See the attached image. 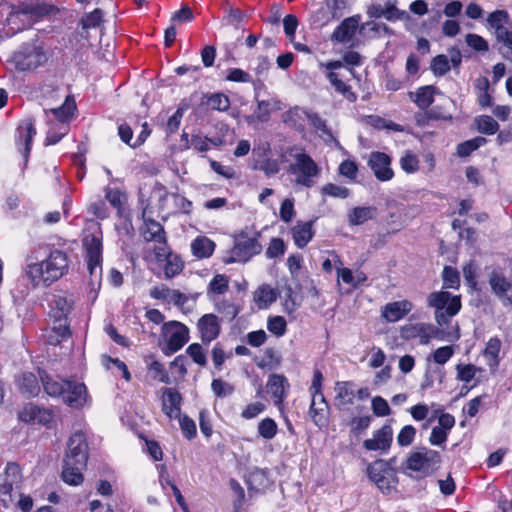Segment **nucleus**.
I'll use <instances>...</instances> for the list:
<instances>
[{
    "instance_id": "obj_1",
    "label": "nucleus",
    "mask_w": 512,
    "mask_h": 512,
    "mask_svg": "<svg viewBox=\"0 0 512 512\" xmlns=\"http://www.w3.org/2000/svg\"><path fill=\"white\" fill-rule=\"evenodd\" d=\"M68 254L47 245H39L27 255L26 276L34 286H50L69 270Z\"/></svg>"
},
{
    "instance_id": "obj_2",
    "label": "nucleus",
    "mask_w": 512,
    "mask_h": 512,
    "mask_svg": "<svg viewBox=\"0 0 512 512\" xmlns=\"http://www.w3.org/2000/svg\"><path fill=\"white\" fill-rule=\"evenodd\" d=\"M88 460V444L82 432L72 434L67 443L63 459L62 480L69 485H79L83 482L82 471Z\"/></svg>"
},
{
    "instance_id": "obj_3",
    "label": "nucleus",
    "mask_w": 512,
    "mask_h": 512,
    "mask_svg": "<svg viewBox=\"0 0 512 512\" xmlns=\"http://www.w3.org/2000/svg\"><path fill=\"white\" fill-rule=\"evenodd\" d=\"M289 155L293 160L289 165L288 172L294 176V183L306 188L312 187L316 182L315 179L320 175V167L302 149L291 148Z\"/></svg>"
},
{
    "instance_id": "obj_4",
    "label": "nucleus",
    "mask_w": 512,
    "mask_h": 512,
    "mask_svg": "<svg viewBox=\"0 0 512 512\" xmlns=\"http://www.w3.org/2000/svg\"><path fill=\"white\" fill-rule=\"evenodd\" d=\"M427 305L435 310L437 324L444 326L460 311L461 298L446 291H436L428 295Z\"/></svg>"
},
{
    "instance_id": "obj_5",
    "label": "nucleus",
    "mask_w": 512,
    "mask_h": 512,
    "mask_svg": "<svg viewBox=\"0 0 512 512\" xmlns=\"http://www.w3.org/2000/svg\"><path fill=\"white\" fill-rule=\"evenodd\" d=\"M87 266L90 274V285L93 289L100 286L102 276V236L88 234L83 238Z\"/></svg>"
},
{
    "instance_id": "obj_6",
    "label": "nucleus",
    "mask_w": 512,
    "mask_h": 512,
    "mask_svg": "<svg viewBox=\"0 0 512 512\" xmlns=\"http://www.w3.org/2000/svg\"><path fill=\"white\" fill-rule=\"evenodd\" d=\"M21 484L20 466L14 462L8 463L4 473L0 475V501L5 507L14 504L17 497L21 496Z\"/></svg>"
},
{
    "instance_id": "obj_7",
    "label": "nucleus",
    "mask_w": 512,
    "mask_h": 512,
    "mask_svg": "<svg viewBox=\"0 0 512 512\" xmlns=\"http://www.w3.org/2000/svg\"><path fill=\"white\" fill-rule=\"evenodd\" d=\"M15 66L20 71H31L45 64L48 53L38 41L24 44L14 53Z\"/></svg>"
},
{
    "instance_id": "obj_8",
    "label": "nucleus",
    "mask_w": 512,
    "mask_h": 512,
    "mask_svg": "<svg viewBox=\"0 0 512 512\" xmlns=\"http://www.w3.org/2000/svg\"><path fill=\"white\" fill-rule=\"evenodd\" d=\"M49 316L52 320V330L58 337L70 335L68 315L72 310V300L67 296L54 295L50 302Z\"/></svg>"
},
{
    "instance_id": "obj_9",
    "label": "nucleus",
    "mask_w": 512,
    "mask_h": 512,
    "mask_svg": "<svg viewBox=\"0 0 512 512\" xmlns=\"http://www.w3.org/2000/svg\"><path fill=\"white\" fill-rule=\"evenodd\" d=\"M441 456L439 452L422 447L410 453L406 461V467L415 472L421 473L423 477L431 475L439 468Z\"/></svg>"
},
{
    "instance_id": "obj_10",
    "label": "nucleus",
    "mask_w": 512,
    "mask_h": 512,
    "mask_svg": "<svg viewBox=\"0 0 512 512\" xmlns=\"http://www.w3.org/2000/svg\"><path fill=\"white\" fill-rule=\"evenodd\" d=\"M162 336L166 347L164 353L171 355L180 350L189 340V329L178 321H170L162 326Z\"/></svg>"
},
{
    "instance_id": "obj_11",
    "label": "nucleus",
    "mask_w": 512,
    "mask_h": 512,
    "mask_svg": "<svg viewBox=\"0 0 512 512\" xmlns=\"http://www.w3.org/2000/svg\"><path fill=\"white\" fill-rule=\"evenodd\" d=\"M391 461L378 459L367 467L369 479L383 492H389L396 484L395 471L391 466Z\"/></svg>"
},
{
    "instance_id": "obj_12",
    "label": "nucleus",
    "mask_w": 512,
    "mask_h": 512,
    "mask_svg": "<svg viewBox=\"0 0 512 512\" xmlns=\"http://www.w3.org/2000/svg\"><path fill=\"white\" fill-rule=\"evenodd\" d=\"M261 249L256 237L242 234L231 250L229 262H247L252 256L259 254Z\"/></svg>"
},
{
    "instance_id": "obj_13",
    "label": "nucleus",
    "mask_w": 512,
    "mask_h": 512,
    "mask_svg": "<svg viewBox=\"0 0 512 512\" xmlns=\"http://www.w3.org/2000/svg\"><path fill=\"white\" fill-rule=\"evenodd\" d=\"M489 285L492 292L502 301L504 306L512 305V282L501 269L495 268L491 271Z\"/></svg>"
},
{
    "instance_id": "obj_14",
    "label": "nucleus",
    "mask_w": 512,
    "mask_h": 512,
    "mask_svg": "<svg viewBox=\"0 0 512 512\" xmlns=\"http://www.w3.org/2000/svg\"><path fill=\"white\" fill-rule=\"evenodd\" d=\"M321 67L328 70L326 75L327 79L338 93L342 94L350 102H355L357 100V95L352 91L351 86L342 81L340 74L336 72L337 69L343 67L342 61H329L327 63H322Z\"/></svg>"
},
{
    "instance_id": "obj_15",
    "label": "nucleus",
    "mask_w": 512,
    "mask_h": 512,
    "mask_svg": "<svg viewBox=\"0 0 512 512\" xmlns=\"http://www.w3.org/2000/svg\"><path fill=\"white\" fill-rule=\"evenodd\" d=\"M368 166L379 181H389L394 177V172L391 168V158L386 153L379 151L371 152Z\"/></svg>"
},
{
    "instance_id": "obj_16",
    "label": "nucleus",
    "mask_w": 512,
    "mask_h": 512,
    "mask_svg": "<svg viewBox=\"0 0 512 512\" xmlns=\"http://www.w3.org/2000/svg\"><path fill=\"white\" fill-rule=\"evenodd\" d=\"M393 429L390 424L383 425L373 432L372 438L363 442V447L368 451H380L387 453L392 445Z\"/></svg>"
},
{
    "instance_id": "obj_17",
    "label": "nucleus",
    "mask_w": 512,
    "mask_h": 512,
    "mask_svg": "<svg viewBox=\"0 0 512 512\" xmlns=\"http://www.w3.org/2000/svg\"><path fill=\"white\" fill-rule=\"evenodd\" d=\"M438 332V328L432 324L416 323L403 326L401 336L406 340L418 339L420 344L426 345Z\"/></svg>"
},
{
    "instance_id": "obj_18",
    "label": "nucleus",
    "mask_w": 512,
    "mask_h": 512,
    "mask_svg": "<svg viewBox=\"0 0 512 512\" xmlns=\"http://www.w3.org/2000/svg\"><path fill=\"white\" fill-rule=\"evenodd\" d=\"M62 399L72 408L79 409L83 407L88 400V393L85 384L75 380H68Z\"/></svg>"
},
{
    "instance_id": "obj_19",
    "label": "nucleus",
    "mask_w": 512,
    "mask_h": 512,
    "mask_svg": "<svg viewBox=\"0 0 512 512\" xmlns=\"http://www.w3.org/2000/svg\"><path fill=\"white\" fill-rule=\"evenodd\" d=\"M16 144L19 151L22 152L25 160H27L33 137L36 135L34 121L31 118L24 119L16 130Z\"/></svg>"
},
{
    "instance_id": "obj_20",
    "label": "nucleus",
    "mask_w": 512,
    "mask_h": 512,
    "mask_svg": "<svg viewBox=\"0 0 512 512\" xmlns=\"http://www.w3.org/2000/svg\"><path fill=\"white\" fill-rule=\"evenodd\" d=\"M266 387L268 393H270L273 398L274 405L280 408L290 388L288 379L282 374H271Z\"/></svg>"
},
{
    "instance_id": "obj_21",
    "label": "nucleus",
    "mask_w": 512,
    "mask_h": 512,
    "mask_svg": "<svg viewBox=\"0 0 512 512\" xmlns=\"http://www.w3.org/2000/svg\"><path fill=\"white\" fill-rule=\"evenodd\" d=\"M197 327L203 343H210L220 334V324L218 317L214 314L203 315L198 320Z\"/></svg>"
},
{
    "instance_id": "obj_22",
    "label": "nucleus",
    "mask_w": 512,
    "mask_h": 512,
    "mask_svg": "<svg viewBox=\"0 0 512 512\" xmlns=\"http://www.w3.org/2000/svg\"><path fill=\"white\" fill-rule=\"evenodd\" d=\"M182 396L174 388H163L162 390V411L169 419L177 418L180 415Z\"/></svg>"
},
{
    "instance_id": "obj_23",
    "label": "nucleus",
    "mask_w": 512,
    "mask_h": 512,
    "mask_svg": "<svg viewBox=\"0 0 512 512\" xmlns=\"http://www.w3.org/2000/svg\"><path fill=\"white\" fill-rule=\"evenodd\" d=\"M19 418L24 422L46 425L52 421L53 415L50 410L40 408L39 406L30 403L24 406L19 412Z\"/></svg>"
},
{
    "instance_id": "obj_24",
    "label": "nucleus",
    "mask_w": 512,
    "mask_h": 512,
    "mask_svg": "<svg viewBox=\"0 0 512 512\" xmlns=\"http://www.w3.org/2000/svg\"><path fill=\"white\" fill-rule=\"evenodd\" d=\"M413 308L408 300L395 301L386 304L382 309V317L387 322H396L404 318Z\"/></svg>"
},
{
    "instance_id": "obj_25",
    "label": "nucleus",
    "mask_w": 512,
    "mask_h": 512,
    "mask_svg": "<svg viewBox=\"0 0 512 512\" xmlns=\"http://www.w3.org/2000/svg\"><path fill=\"white\" fill-rule=\"evenodd\" d=\"M314 234L315 230L313 229V221H299L291 228V235L294 243L300 249L307 246L314 237Z\"/></svg>"
},
{
    "instance_id": "obj_26",
    "label": "nucleus",
    "mask_w": 512,
    "mask_h": 512,
    "mask_svg": "<svg viewBox=\"0 0 512 512\" xmlns=\"http://www.w3.org/2000/svg\"><path fill=\"white\" fill-rule=\"evenodd\" d=\"M328 404L324 395H312L309 415L318 427H322L327 421Z\"/></svg>"
},
{
    "instance_id": "obj_27",
    "label": "nucleus",
    "mask_w": 512,
    "mask_h": 512,
    "mask_svg": "<svg viewBox=\"0 0 512 512\" xmlns=\"http://www.w3.org/2000/svg\"><path fill=\"white\" fill-rule=\"evenodd\" d=\"M310 111H307L303 108L295 106L287 110L283 116V122L290 128H293L297 131L305 130V122L308 120V115Z\"/></svg>"
},
{
    "instance_id": "obj_28",
    "label": "nucleus",
    "mask_w": 512,
    "mask_h": 512,
    "mask_svg": "<svg viewBox=\"0 0 512 512\" xmlns=\"http://www.w3.org/2000/svg\"><path fill=\"white\" fill-rule=\"evenodd\" d=\"M376 216L377 208L374 206L354 207L347 215L348 222L352 226L363 225L367 221L375 219Z\"/></svg>"
},
{
    "instance_id": "obj_29",
    "label": "nucleus",
    "mask_w": 512,
    "mask_h": 512,
    "mask_svg": "<svg viewBox=\"0 0 512 512\" xmlns=\"http://www.w3.org/2000/svg\"><path fill=\"white\" fill-rule=\"evenodd\" d=\"M278 293L268 284L259 286L253 293V301L258 309H266L277 300Z\"/></svg>"
},
{
    "instance_id": "obj_30",
    "label": "nucleus",
    "mask_w": 512,
    "mask_h": 512,
    "mask_svg": "<svg viewBox=\"0 0 512 512\" xmlns=\"http://www.w3.org/2000/svg\"><path fill=\"white\" fill-rule=\"evenodd\" d=\"M354 383L351 381H338L335 384V403L338 407L353 404L354 399Z\"/></svg>"
},
{
    "instance_id": "obj_31",
    "label": "nucleus",
    "mask_w": 512,
    "mask_h": 512,
    "mask_svg": "<svg viewBox=\"0 0 512 512\" xmlns=\"http://www.w3.org/2000/svg\"><path fill=\"white\" fill-rule=\"evenodd\" d=\"M436 87L432 85L419 87L415 92H409L408 96L420 109H427L434 101Z\"/></svg>"
},
{
    "instance_id": "obj_32",
    "label": "nucleus",
    "mask_w": 512,
    "mask_h": 512,
    "mask_svg": "<svg viewBox=\"0 0 512 512\" xmlns=\"http://www.w3.org/2000/svg\"><path fill=\"white\" fill-rule=\"evenodd\" d=\"M41 381L44 391L52 397H62L68 382V380H56L47 374L41 375Z\"/></svg>"
},
{
    "instance_id": "obj_33",
    "label": "nucleus",
    "mask_w": 512,
    "mask_h": 512,
    "mask_svg": "<svg viewBox=\"0 0 512 512\" xmlns=\"http://www.w3.org/2000/svg\"><path fill=\"white\" fill-rule=\"evenodd\" d=\"M501 349V340L498 337L490 338L483 351L487 359L488 366L495 370L499 365V353Z\"/></svg>"
},
{
    "instance_id": "obj_34",
    "label": "nucleus",
    "mask_w": 512,
    "mask_h": 512,
    "mask_svg": "<svg viewBox=\"0 0 512 512\" xmlns=\"http://www.w3.org/2000/svg\"><path fill=\"white\" fill-rule=\"evenodd\" d=\"M141 233L147 242H154L166 236L162 225L153 219H144V227Z\"/></svg>"
},
{
    "instance_id": "obj_35",
    "label": "nucleus",
    "mask_w": 512,
    "mask_h": 512,
    "mask_svg": "<svg viewBox=\"0 0 512 512\" xmlns=\"http://www.w3.org/2000/svg\"><path fill=\"white\" fill-rule=\"evenodd\" d=\"M214 248V242L207 237H197L191 244L193 255L200 259L210 257Z\"/></svg>"
},
{
    "instance_id": "obj_36",
    "label": "nucleus",
    "mask_w": 512,
    "mask_h": 512,
    "mask_svg": "<svg viewBox=\"0 0 512 512\" xmlns=\"http://www.w3.org/2000/svg\"><path fill=\"white\" fill-rule=\"evenodd\" d=\"M76 109L75 101L72 97L67 96L65 102L58 108H53L49 111H45L46 114L51 112L54 117L61 123H65L70 120L73 111Z\"/></svg>"
},
{
    "instance_id": "obj_37",
    "label": "nucleus",
    "mask_w": 512,
    "mask_h": 512,
    "mask_svg": "<svg viewBox=\"0 0 512 512\" xmlns=\"http://www.w3.org/2000/svg\"><path fill=\"white\" fill-rule=\"evenodd\" d=\"M206 105L211 110L225 112L230 108V100L224 93H211L205 96Z\"/></svg>"
},
{
    "instance_id": "obj_38",
    "label": "nucleus",
    "mask_w": 512,
    "mask_h": 512,
    "mask_svg": "<svg viewBox=\"0 0 512 512\" xmlns=\"http://www.w3.org/2000/svg\"><path fill=\"white\" fill-rule=\"evenodd\" d=\"M509 22V15L505 10H496L487 17V28L494 29L497 32L506 29L505 25Z\"/></svg>"
},
{
    "instance_id": "obj_39",
    "label": "nucleus",
    "mask_w": 512,
    "mask_h": 512,
    "mask_svg": "<svg viewBox=\"0 0 512 512\" xmlns=\"http://www.w3.org/2000/svg\"><path fill=\"white\" fill-rule=\"evenodd\" d=\"M193 13L189 7H183L180 10L174 12L171 17V25L166 28L164 32H175L182 23L192 21Z\"/></svg>"
},
{
    "instance_id": "obj_40",
    "label": "nucleus",
    "mask_w": 512,
    "mask_h": 512,
    "mask_svg": "<svg viewBox=\"0 0 512 512\" xmlns=\"http://www.w3.org/2000/svg\"><path fill=\"white\" fill-rule=\"evenodd\" d=\"M20 390L28 397L36 396L39 392V385L36 376L32 373L23 374L20 383Z\"/></svg>"
},
{
    "instance_id": "obj_41",
    "label": "nucleus",
    "mask_w": 512,
    "mask_h": 512,
    "mask_svg": "<svg viewBox=\"0 0 512 512\" xmlns=\"http://www.w3.org/2000/svg\"><path fill=\"white\" fill-rule=\"evenodd\" d=\"M477 130L480 133L493 135L499 129V124L491 116L482 115L475 119Z\"/></svg>"
},
{
    "instance_id": "obj_42",
    "label": "nucleus",
    "mask_w": 512,
    "mask_h": 512,
    "mask_svg": "<svg viewBox=\"0 0 512 512\" xmlns=\"http://www.w3.org/2000/svg\"><path fill=\"white\" fill-rule=\"evenodd\" d=\"M487 142L484 137H475L471 140H467L463 143H460L457 147V153L461 157L469 156L473 151L478 149L479 147L485 145Z\"/></svg>"
},
{
    "instance_id": "obj_43",
    "label": "nucleus",
    "mask_w": 512,
    "mask_h": 512,
    "mask_svg": "<svg viewBox=\"0 0 512 512\" xmlns=\"http://www.w3.org/2000/svg\"><path fill=\"white\" fill-rule=\"evenodd\" d=\"M257 431L262 438L271 440L277 434L278 426L272 418L267 417L258 423Z\"/></svg>"
},
{
    "instance_id": "obj_44",
    "label": "nucleus",
    "mask_w": 512,
    "mask_h": 512,
    "mask_svg": "<svg viewBox=\"0 0 512 512\" xmlns=\"http://www.w3.org/2000/svg\"><path fill=\"white\" fill-rule=\"evenodd\" d=\"M267 329L276 337H281L287 331V322L283 316H270L267 320Z\"/></svg>"
},
{
    "instance_id": "obj_45",
    "label": "nucleus",
    "mask_w": 512,
    "mask_h": 512,
    "mask_svg": "<svg viewBox=\"0 0 512 512\" xmlns=\"http://www.w3.org/2000/svg\"><path fill=\"white\" fill-rule=\"evenodd\" d=\"M150 362H148V370L152 373L154 379L165 383L170 384V377L166 372L164 366L159 361L155 360L153 357H150Z\"/></svg>"
},
{
    "instance_id": "obj_46",
    "label": "nucleus",
    "mask_w": 512,
    "mask_h": 512,
    "mask_svg": "<svg viewBox=\"0 0 512 512\" xmlns=\"http://www.w3.org/2000/svg\"><path fill=\"white\" fill-rule=\"evenodd\" d=\"M308 121L313 126L316 132L321 133L322 136L332 138V132L327 126V121L323 119L318 113L311 112L308 115Z\"/></svg>"
},
{
    "instance_id": "obj_47",
    "label": "nucleus",
    "mask_w": 512,
    "mask_h": 512,
    "mask_svg": "<svg viewBox=\"0 0 512 512\" xmlns=\"http://www.w3.org/2000/svg\"><path fill=\"white\" fill-rule=\"evenodd\" d=\"M186 353L199 366H206L207 355L204 348L199 343L190 344L186 349Z\"/></svg>"
},
{
    "instance_id": "obj_48",
    "label": "nucleus",
    "mask_w": 512,
    "mask_h": 512,
    "mask_svg": "<svg viewBox=\"0 0 512 512\" xmlns=\"http://www.w3.org/2000/svg\"><path fill=\"white\" fill-rule=\"evenodd\" d=\"M229 281L225 275L217 274L209 283L208 294H224L229 288Z\"/></svg>"
},
{
    "instance_id": "obj_49",
    "label": "nucleus",
    "mask_w": 512,
    "mask_h": 512,
    "mask_svg": "<svg viewBox=\"0 0 512 512\" xmlns=\"http://www.w3.org/2000/svg\"><path fill=\"white\" fill-rule=\"evenodd\" d=\"M166 260L167 262L164 268L166 278H172L182 271L184 265L178 256L171 254L166 258Z\"/></svg>"
},
{
    "instance_id": "obj_50",
    "label": "nucleus",
    "mask_w": 512,
    "mask_h": 512,
    "mask_svg": "<svg viewBox=\"0 0 512 512\" xmlns=\"http://www.w3.org/2000/svg\"><path fill=\"white\" fill-rule=\"evenodd\" d=\"M444 288L457 289L460 285L459 273L456 269L445 266L442 272Z\"/></svg>"
},
{
    "instance_id": "obj_51",
    "label": "nucleus",
    "mask_w": 512,
    "mask_h": 512,
    "mask_svg": "<svg viewBox=\"0 0 512 512\" xmlns=\"http://www.w3.org/2000/svg\"><path fill=\"white\" fill-rule=\"evenodd\" d=\"M400 165L406 173L411 174L419 169V160L413 152L406 151L400 159Z\"/></svg>"
},
{
    "instance_id": "obj_52",
    "label": "nucleus",
    "mask_w": 512,
    "mask_h": 512,
    "mask_svg": "<svg viewBox=\"0 0 512 512\" xmlns=\"http://www.w3.org/2000/svg\"><path fill=\"white\" fill-rule=\"evenodd\" d=\"M431 70L436 76H443L450 70V61L446 55H438L433 58Z\"/></svg>"
},
{
    "instance_id": "obj_53",
    "label": "nucleus",
    "mask_w": 512,
    "mask_h": 512,
    "mask_svg": "<svg viewBox=\"0 0 512 512\" xmlns=\"http://www.w3.org/2000/svg\"><path fill=\"white\" fill-rule=\"evenodd\" d=\"M323 195H328L334 198L345 199L350 195V190L344 186L328 183L321 189Z\"/></svg>"
},
{
    "instance_id": "obj_54",
    "label": "nucleus",
    "mask_w": 512,
    "mask_h": 512,
    "mask_svg": "<svg viewBox=\"0 0 512 512\" xmlns=\"http://www.w3.org/2000/svg\"><path fill=\"white\" fill-rule=\"evenodd\" d=\"M186 108V106H179L175 113L168 119L166 124L167 135L174 134L178 131Z\"/></svg>"
},
{
    "instance_id": "obj_55",
    "label": "nucleus",
    "mask_w": 512,
    "mask_h": 512,
    "mask_svg": "<svg viewBox=\"0 0 512 512\" xmlns=\"http://www.w3.org/2000/svg\"><path fill=\"white\" fill-rule=\"evenodd\" d=\"M179 419V425L183 435L188 439H193L197 434L195 422L187 415L177 417Z\"/></svg>"
},
{
    "instance_id": "obj_56",
    "label": "nucleus",
    "mask_w": 512,
    "mask_h": 512,
    "mask_svg": "<svg viewBox=\"0 0 512 512\" xmlns=\"http://www.w3.org/2000/svg\"><path fill=\"white\" fill-rule=\"evenodd\" d=\"M102 11L95 9L93 12L87 14L82 18L83 29H98L101 28Z\"/></svg>"
},
{
    "instance_id": "obj_57",
    "label": "nucleus",
    "mask_w": 512,
    "mask_h": 512,
    "mask_svg": "<svg viewBox=\"0 0 512 512\" xmlns=\"http://www.w3.org/2000/svg\"><path fill=\"white\" fill-rule=\"evenodd\" d=\"M286 245L281 238H272L266 249V256L269 259L279 257L285 253Z\"/></svg>"
},
{
    "instance_id": "obj_58",
    "label": "nucleus",
    "mask_w": 512,
    "mask_h": 512,
    "mask_svg": "<svg viewBox=\"0 0 512 512\" xmlns=\"http://www.w3.org/2000/svg\"><path fill=\"white\" fill-rule=\"evenodd\" d=\"M371 408L375 416L384 417L391 413L388 402L381 396H375L371 402Z\"/></svg>"
},
{
    "instance_id": "obj_59",
    "label": "nucleus",
    "mask_w": 512,
    "mask_h": 512,
    "mask_svg": "<svg viewBox=\"0 0 512 512\" xmlns=\"http://www.w3.org/2000/svg\"><path fill=\"white\" fill-rule=\"evenodd\" d=\"M54 10H55V8L52 5L46 4V3H37L35 5H27V4H25L22 7L23 13H31V14H34L36 16L49 15Z\"/></svg>"
},
{
    "instance_id": "obj_60",
    "label": "nucleus",
    "mask_w": 512,
    "mask_h": 512,
    "mask_svg": "<svg viewBox=\"0 0 512 512\" xmlns=\"http://www.w3.org/2000/svg\"><path fill=\"white\" fill-rule=\"evenodd\" d=\"M456 370L457 378L463 382H470L475 377L476 372L480 371V369L472 364H458Z\"/></svg>"
},
{
    "instance_id": "obj_61",
    "label": "nucleus",
    "mask_w": 512,
    "mask_h": 512,
    "mask_svg": "<svg viewBox=\"0 0 512 512\" xmlns=\"http://www.w3.org/2000/svg\"><path fill=\"white\" fill-rule=\"evenodd\" d=\"M211 388L215 395L220 398L231 395L234 391L233 386L222 379H214L211 383Z\"/></svg>"
},
{
    "instance_id": "obj_62",
    "label": "nucleus",
    "mask_w": 512,
    "mask_h": 512,
    "mask_svg": "<svg viewBox=\"0 0 512 512\" xmlns=\"http://www.w3.org/2000/svg\"><path fill=\"white\" fill-rule=\"evenodd\" d=\"M497 40L501 44L499 50L502 55L512 61V34H497Z\"/></svg>"
},
{
    "instance_id": "obj_63",
    "label": "nucleus",
    "mask_w": 512,
    "mask_h": 512,
    "mask_svg": "<svg viewBox=\"0 0 512 512\" xmlns=\"http://www.w3.org/2000/svg\"><path fill=\"white\" fill-rule=\"evenodd\" d=\"M415 435L416 429L412 425H406L400 430L397 442L402 447L409 446L413 442Z\"/></svg>"
},
{
    "instance_id": "obj_64",
    "label": "nucleus",
    "mask_w": 512,
    "mask_h": 512,
    "mask_svg": "<svg viewBox=\"0 0 512 512\" xmlns=\"http://www.w3.org/2000/svg\"><path fill=\"white\" fill-rule=\"evenodd\" d=\"M388 21L404 20L408 18V14L405 11L399 10L395 5L387 3L384 7V16Z\"/></svg>"
}]
</instances>
